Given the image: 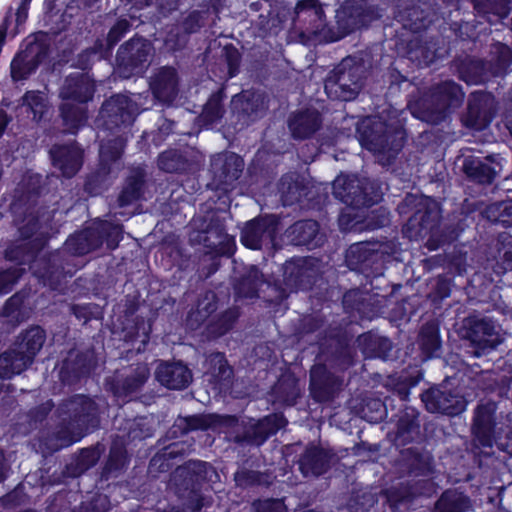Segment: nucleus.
I'll use <instances>...</instances> for the list:
<instances>
[{
  "mask_svg": "<svg viewBox=\"0 0 512 512\" xmlns=\"http://www.w3.org/2000/svg\"><path fill=\"white\" fill-rule=\"evenodd\" d=\"M227 236L224 225L219 222H211L199 235L200 241L207 249V253L229 257L234 253V250L231 244L225 241Z\"/></svg>",
  "mask_w": 512,
  "mask_h": 512,
  "instance_id": "nucleus-32",
  "label": "nucleus"
},
{
  "mask_svg": "<svg viewBox=\"0 0 512 512\" xmlns=\"http://www.w3.org/2000/svg\"><path fill=\"white\" fill-rule=\"evenodd\" d=\"M85 105L66 101L59 105V114L66 133L75 135L86 125L88 109Z\"/></svg>",
  "mask_w": 512,
  "mask_h": 512,
  "instance_id": "nucleus-37",
  "label": "nucleus"
},
{
  "mask_svg": "<svg viewBox=\"0 0 512 512\" xmlns=\"http://www.w3.org/2000/svg\"><path fill=\"white\" fill-rule=\"evenodd\" d=\"M423 379V372L420 369H415L412 372L402 370L400 373H395L388 377L387 385L392 386L401 398L408 397L411 388L417 386Z\"/></svg>",
  "mask_w": 512,
  "mask_h": 512,
  "instance_id": "nucleus-49",
  "label": "nucleus"
},
{
  "mask_svg": "<svg viewBox=\"0 0 512 512\" xmlns=\"http://www.w3.org/2000/svg\"><path fill=\"white\" fill-rule=\"evenodd\" d=\"M57 367L58 379L61 384L74 386L90 375L93 362L87 353L70 351Z\"/></svg>",
  "mask_w": 512,
  "mask_h": 512,
  "instance_id": "nucleus-23",
  "label": "nucleus"
},
{
  "mask_svg": "<svg viewBox=\"0 0 512 512\" xmlns=\"http://www.w3.org/2000/svg\"><path fill=\"white\" fill-rule=\"evenodd\" d=\"M50 54V47L44 41L34 39L19 50L10 63V76L14 83L29 79L36 73Z\"/></svg>",
  "mask_w": 512,
  "mask_h": 512,
  "instance_id": "nucleus-10",
  "label": "nucleus"
},
{
  "mask_svg": "<svg viewBox=\"0 0 512 512\" xmlns=\"http://www.w3.org/2000/svg\"><path fill=\"white\" fill-rule=\"evenodd\" d=\"M281 217L276 214H259L247 221L240 231V243L250 250H261L273 244L280 230Z\"/></svg>",
  "mask_w": 512,
  "mask_h": 512,
  "instance_id": "nucleus-9",
  "label": "nucleus"
},
{
  "mask_svg": "<svg viewBox=\"0 0 512 512\" xmlns=\"http://www.w3.org/2000/svg\"><path fill=\"white\" fill-rule=\"evenodd\" d=\"M286 418H260L248 432V438L255 444L261 445L269 436L275 434L276 431L286 424Z\"/></svg>",
  "mask_w": 512,
  "mask_h": 512,
  "instance_id": "nucleus-58",
  "label": "nucleus"
},
{
  "mask_svg": "<svg viewBox=\"0 0 512 512\" xmlns=\"http://www.w3.org/2000/svg\"><path fill=\"white\" fill-rule=\"evenodd\" d=\"M495 250V273L501 275L512 271V235L500 233L496 240Z\"/></svg>",
  "mask_w": 512,
  "mask_h": 512,
  "instance_id": "nucleus-48",
  "label": "nucleus"
},
{
  "mask_svg": "<svg viewBox=\"0 0 512 512\" xmlns=\"http://www.w3.org/2000/svg\"><path fill=\"white\" fill-rule=\"evenodd\" d=\"M189 166L188 159L176 149L163 151L158 156V167L167 173L183 174Z\"/></svg>",
  "mask_w": 512,
  "mask_h": 512,
  "instance_id": "nucleus-55",
  "label": "nucleus"
},
{
  "mask_svg": "<svg viewBox=\"0 0 512 512\" xmlns=\"http://www.w3.org/2000/svg\"><path fill=\"white\" fill-rule=\"evenodd\" d=\"M22 105L32 113L33 119L41 121L48 111V101L44 92L39 90H28L22 96Z\"/></svg>",
  "mask_w": 512,
  "mask_h": 512,
  "instance_id": "nucleus-61",
  "label": "nucleus"
},
{
  "mask_svg": "<svg viewBox=\"0 0 512 512\" xmlns=\"http://www.w3.org/2000/svg\"><path fill=\"white\" fill-rule=\"evenodd\" d=\"M397 212L408 215L402 233L410 240H422L439 228L440 208L431 197L408 193L398 204Z\"/></svg>",
  "mask_w": 512,
  "mask_h": 512,
  "instance_id": "nucleus-2",
  "label": "nucleus"
},
{
  "mask_svg": "<svg viewBox=\"0 0 512 512\" xmlns=\"http://www.w3.org/2000/svg\"><path fill=\"white\" fill-rule=\"evenodd\" d=\"M282 271L285 289L280 290L279 298L281 300L288 297L287 290L289 292L312 290L320 278L312 262L303 257L286 260Z\"/></svg>",
  "mask_w": 512,
  "mask_h": 512,
  "instance_id": "nucleus-11",
  "label": "nucleus"
},
{
  "mask_svg": "<svg viewBox=\"0 0 512 512\" xmlns=\"http://www.w3.org/2000/svg\"><path fill=\"white\" fill-rule=\"evenodd\" d=\"M155 379L169 390H184L192 382L193 374L182 361H161L156 367Z\"/></svg>",
  "mask_w": 512,
  "mask_h": 512,
  "instance_id": "nucleus-24",
  "label": "nucleus"
},
{
  "mask_svg": "<svg viewBox=\"0 0 512 512\" xmlns=\"http://www.w3.org/2000/svg\"><path fill=\"white\" fill-rule=\"evenodd\" d=\"M100 115L106 130L127 128L133 124L138 115V105L127 95L113 94L104 100Z\"/></svg>",
  "mask_w": 512,
  "mask_h": 512,
  "instance_id": "nucleus-13",
  "label": "nucleus"
},
{
  "mask_svg": "<svg viewBox=\"0 0 512 512\" xmlns=\"http://www.w3.org/2000/svg\"><path fill=\"white\" fill-rule=\"evenodd\" d=\"M262 274L259 269L252 266L246 273L242 274L234 285L235 292L243 298H255L258 296Z\"/></svg>",
  "mask_w": 512,
  "mask_h": 512,
  "instance_id": "nucleus-50",
  "label": "nucleus"
},
{
  "mask_svg": "<svg viewBox=\"0 0 512 512\" xmlns=\"http://www.w3.org/2000/svg\"><path fill=\"white\" fill-rule=\"evenodd\" d=\"M146 186V172L142 167H134L125 178L118 195L119 207H126L142 199Z\"/></svg>",
  "mask_w": 512,
  "mask_h": 512,
  "instance_id": "nucleus-33",
  "label": "nucleus"
},
{
  "mask_svg": "<svg viewBox=\"0 0 512 512\" xmlns=\"http://www.w3.org/2000/svg\"><path fill=\"white\" fill-rule=\"evenodd\" d=\"M46 338L44 328L39 325H30L18 334L12 348L22 357L23 363H27L30 367L43 348Z\"/></svg>",
  "mask_w": 512,
  "mask_h": 512,
  "instance_id": "nucleus-25",
  "label": "nucleus"
},
{
  "mask_svg": "<svg viewBox=\"0 0 512 512\" xmlns=\"http://www.w3.org/2000/svg\"><path fill=\"white\" fill-rule=\"evenodd\" d=\"M421 400L430 413H440L441 416H448V395L438 388L431 387L421 394Z\"/></svg>",
  "mask_w": 512,
  "mask_h": 512,
  "instance_id": "nucleus-62",
  "label": "nucleus"
},
{
  "mask_svg": "<svg viewBox=\"0 0 512 512\" xmlns=\"http://www.w3.org/2000/svg\"><path fill=\"white\" fill-rule=\"evenodd\" d=\"M342 385L343 379L329 371L325 364L312 366L309 389L316 402L323 403L333 400Z\"/></svg>",
  "mask_w": 512,
  "mask_h": 512,
  "instance_id": "nucleus-19",
  "label": "nucleus"
},
{
  "mask_svg": "<svg viewBox=\"0 0 512 512\" xmlns=\"http://www.w3.org/2000/svg\"><path fill=\"white\" fill-rule=\"evenodd\" d=\"M347 407L351 416H369L370 414L387 416L385 402L370 391L352 394L347 401Z\"/></svg>",
  "mask_w": 512,
  "mask_h": 512,
  "instance_id": "nucleus-30",
  "label": "nucleus"
},
{
  "mask_svg": "<svg viewBox=\"0 0 512 512\" xmlns=\"http://www.w3.org/2000/svg\"><path fill=\"white\" fill-rule=\"evenodd\" d=\"M487 63L493 77L506 74L512 65V48L501 42L493 43Z\"/></svg>",
  "mask_w": 512,
  "mask_h": 512,
  "instance_id": "nucleus-47",
  "label": "nucleus"
},
{
  "mask_svg": "<svg viewBox=\"0 0 512 512\" xmlns=\"http://www.w3.org/2000/svg\"><path fill=\"white\" fill-rule=\"evenodd\" d=\"M152 332V324L146 321L144 317L136 316L133 325L125 332V341L139 343L137 352H143L150 341V334Z\"/></svg>",
  "mask_w": 512,
  "mask_h": 512,
  "instance_id": "nucleus-53",
  "label": "nucleus"
},
{
  "mask_svg": "<svg viewBox=\"0 0 512 512\" xmlns=\"http://www.w3.org/2000/svg\"><path fill=\"white\" fill-rule=\"evenodd\" d=\"M11 348L0 354V379L9 380L21 374L29 365Z\"/></svg>",
  "mask_w": 512,
  "mask_h": 512,
  "instance_id": "nucleus-57",
  "label": "nucleus"
},
{
  "mask_svg": "<svg viewBox=\"0 0 512 512\" xmlns=\"http://www.w3.org/2000/svg\"><path fill=\"white\" fill-rule=\"evenodd\" d=\"M150 378V369L145 363H137L126 373L116 372L105 379V388L114 397L130 400L141 392Z\"/></svg>",
  "mask_w": 512,
  "mask_h": 512,
  "instance_id": "nucleus-14",
  "label": "nucleus"
},
{
  "mask_svg": "<svg viewBox=\"0 0 512 512\" xmlns=\"http://www.w3.org/2000/svg\"><path fill=\"white\" fill-rule=\"evenodd\" d=\"M360 145L374 154H398L406 141L405 129L377 117L364 118L356 128Z\"/></svg>",
  "mask_w": 512,
  "mask_h": 512,
  "instance_id": "nucleus-3",
  "label": "nucleus"
},
{
  "mask_svg": "<svg viewBox=\"0 0 512 512\" xmlns=\"http://www.w3.org/2000/svg\"><path fill=\"white\" fill-rule=\"evenodd\" d=\"M387 95L390 97L397 96L402 91H408L414 84L408 76L403 75L398 68L393 65L388 67L387 71Z\"/></svg>",
  "mask_w": 512,
  "mask_h": 512,
  "instance_id": "nucleus-63",
  "label": "nucleus"
},
{
  "mask_svg": "<svg viewBox=\"0 0 512 512\" xmlns=\"http://www.w3.org/2000/svg\"><path fill=\"white\" fill-rule=\"evenodd\" d=\"M458 335L470 341L472 346L481 351L493 349L496 342L491 338L496 336L494 322L489 318H478L476 316L466 317L459 328L457 323L453 324Z\"/></svg>",
  "mask_w": 512,
  "mask_h": 512,
  "instance_id": "nucleus-17",
  "label": "nucleus"
},
{
  "mask_svg": "<svg viewBox=\"0 0 512 512\" xmlns=\"http://www.w3.org/2000/svg\"><path fill=\"white\" fill-rule=\"evenodd\" d=\"M477 211V203H471L465 199L459 211L450 212V246L454 245L460 234L474 222V214Z\"/></svg>",
  "mask_w": 512,
  "mask_h": 512,
  "instance_id": "nucleus-42",
  "label": "nucleus"
},
{
  "mask_svg": "<svg viewBox=\"0 0 512 512\" xmlns=\"http://www.w3.org/2000/svg\"><path fill=\"white\" fill-rule=\"evenodd\" d=\"M342 305L346 312L357 313L361 318L372 319L375 309L359 288L346 291L342 298Z\"/></svg>",
  "mask_w": 512,
  "mask_h": 512,
  "instance_id": "nucleus-46",
  "label": "nucleus"
},
{
  "mask_svg": "<svg viewBox=\"0 0 512 512\" xmlns=\"http://www.w3.org/2000/svg\"><path fill=\"white\" fill-rule=\"evenodd\" d=\"M178 78L172 67L161 68L151 82L155 98L161 101H172L177 95Z\"/></svg>",
  "mask_w": 512,
  "mask_h": 512,
  "instance_id": "nucleus-39",
  "label": "nucleus"
},
{
  "mask_svg": "<svg viewBox=\"0 0 512 512\" xmlns=\"http://www.w3.org/2000/svg\"><path fill=\"white\" fill-rule=\"evenodd\" d=\"M479 214L491 223L512 227V200L491 203Z\"/></svg>",
  "mask_w": 512,
  "mask_h": 512,
  "instance_id": "nucleus-52",
  "label": "nucleus"
},
{
  "mask_svg": "<svg viewBox=\"0 0 512 512\" xmlns=\"http://www.w3.org/2000/svg\"><path fill=\"white\" fill-rule=\"evenodd\" d=\"M225 98L224 88L218 89L209 96L200 115L205 124H214L224 116L225 108L223 102Z\"/></svg>",
  "mask_w": 512,
  "mask_h": 512,
  "instance_id": "nucleus-54",
  "label": "nucleus"
},
{
  "mask_svg": "<svg viewBox=\"0 0 512 512\" xmlns=\"http://www.w3.org/2000/svg\"><path fill=\"white\" fill-rule=\"evenodd\" d=\"M96 248L95 230L74 233L65 241L63 250L50 252L39 259L35 275L51 290H60L79 269L74 257L86 255Z\"/></svg>",
  "mask_w": 512,
  "mask_h": 512,
  "instance_id": "nucleus-1",
  "label": "nucleus"
},
{
  "mask_svg": "<svg viewBox=\"0 0 512 512\" xmlns=\"http://www.w3.org/2000/svg\"><path fill=\"white\" fill-rule=\"evenodd\" d=\"M333 194L353 209L370 208L382 198L379 186L374 182L349 175L338 176L334 180Z\"/></svg>",
  "mask_w": 512,
  "mask_h": 512,
  "instance_id": "nucleus-6",
  "label": "nucleus"
},
{
  "mask_svg": "<svg viewBox=\"0 0 512 512\" xmlns=\"http://www.w3.org/2000/svg\"><path fill=\"white\" fill-rule=\"evenodd\" d=\"M345 260L351 270L358 271L368 278H379L385 269L383 252L376 248V244L370 242L352 244L346 252Z\"/></svg>",
  "mask_w": 512,
  "mask_h": 512,
  "instance_id": "nucleus-12",
  "label": "nucleus"
},
{
  "mask_svg": "<svg viewBox=\"0 0 512 512\" xmlns=\"http://www.w3.org/2000/svg\"><path fill=\"white\" fill-rule=\"evenodd\" d=\"M412 115L424 122L438 124L448 118V80L424 92L409 105Z\"/></svg>",
  "mask_w": 512,
  "mask_h": 512,
  "instance_id": "nucleus-7",
  "label": "nucleus"
},
{
  "mask_svg": "<svg viewBox=\"0 0 512 512\" xmlns=\"http://www.w3.org/2000/svg\"><path fill=\"white\" fill-rule=\"evenodd\" d=\"M462 168L468 179L479 184H491L496 176L490 164L475 156L465 157Z\"/></svg>",
  "mask_w": 512,
  "mask_h": 512,
  "instance_id": "nucleus-44",
  "label": "nucleus"
},
{
  "mask_svg": "<svg viewBox=\"0 0 512 512\" xmlns=\"http://www.w3.org/2000/svg\"><path fill=\"white\" fill-rule=\"evenodd\" d=\"M56 413V416H99V406L88 395L74 394L61 401Z\"/></svg>",
  "mask_w": 512,
  "mask_h": 512,
  "instance_id": "nucleus-35",
  "label": "nucleus"
},
{
  "mask_svg": "<svg viewBox=\"0 0 512 512\" xmlns=\"http://www.w3.org/2000/svg\"><path fill=\"white\" fill-rule=\"evenodd\" d=\"M129 456L123 439L117 437L112 441L107 461L102 470V477L108 479L118 476L128 466Z\"/></svg>",
  "mask_w": 512,
  "mask_h": 512,
  "instance_id": "nucleus-41",
  "label": "nucleus"
},
{
  "mask_svg": "<svg viewBox=\"0 0 512 512\" xmlns=\"http://www.w3.org/2000/svg\"><path fill=\"white\" fill-rule=\"evenodd\" d=\"M211 168L214 179L219 185L225 186V189L241 177L244 170V160L236 153H228L224 156H218L212 161Z\"/></svg>",
  "mask_w": 512,
  "mask_h": 512,
  "instance_id": "nucleus-29",
  "label": "nucleus"
},
{
  "mask_svg": "<svg viewBox=\"0 0 512 512\" xmlns=\"http://www.w3.org/2000/svg\"><path fill=\"white\" fill-rule=\"evenodd\" d=\"M126 147V139L117 136L101 144L99 150V165L111 167L122 158Z\"/></svg>",
  "mask_w": 512,
  "mask_h": 512,
  "instance_id": "nucleus-59",
  "label": "nucleus"
},
{
  "mask_svg": "<svg viewBox=\"0 0 512 512\" xmlns=\"http://www.w3.org/2000/svg\"><path fill=\"white\" fill-rule=\"evenodd\" d=\"M496 115L495 97L491 92L475 91L470 93L467 101V111L463 124L476 131L486 129Z\"/></svg>",
  "mask_w": 512,
  "mask_h": 512,
  "instance_id": "nucleus-15",
  "label": "nucleus"
},
{
  "mask_svg": "<svg viewBox=\"0 0 512 512\" xmlns=\"http://www.w3.org/2000/svg\"><path fill=\"white\" fill-rule=\"evenodd\" d=\"M472 431L475 439L483 447H491L495 442L501 449L512 455V430L498 427L493 418H474Z\"/></svg>",
  "mask_w": 512,
  "mask_h": 512,
  "instance_id": "nucleus-22",
  "label": "nucleus"
},
{
  "mask_svg": "<svg viewBox=\"0 0 512 512\" xmlns=\"http://www.w3.org/2000/svg\"><path fill=\"white\" fill-rule=\"evenodd\" d=\"M473 8L477 16L489 24H497L511 12V0H477Z\"/></svg>",
  "mask_w": 512,
  "mask_h": 512,
  "instance_id": "nucleus-43",
  "label": "nucleus"
},
{
  "mask_svg": "<svg viewBox=\"0 0 512 512\" xmlns=\"http://www.w3.org/2000/svg\"><path fill=\"white\" fill-rule=\"evenodd\" d=\"M320 114L315 110H303L289 119L288 126L295 140L312 137L321 127Z\"/></svg>",
  "mask_w": 512,
  "mask_h": 512,
  "instance_id": "nucleus-34",
  "label": "nucleus"
},
{
  "mask_svg": "<svg viewBox=\"0 0 512 512\" xmlns=\"http://www.w3.org/2000/svg\"><path fill=\"white\" fill-rule=\"evenodd\" d=\"M49 238L40 234L32 240H21L11 243L4 250V258L7 261L14 262L20 267L32 260L46 247Z\"/></svg>",
  "mask_w": 512,
  "mask_h": 512,
  "instance_id": "nucleus-28",
  "label": "nucleus"
},
{
  "mask_svg": "<svg viewBox=\"0 0 512 512\" xmlns=\"http://www.w3.org/2000/svg\"><path fill=\"white\" fill-rule=\"evenodd\" d=\"M239 316L240 313L237 308H227L210 318L204 327L203 334L210 340H216L233 329Z\"/></svg>",
  "mask_w": 512,
  "mask_h": 512,
  "instance_id": "nucleus-40",
  "label": "nucleus"
},
{
  "mask_svg": "<svg viewBox=\"0 0 512 512\" xmlns=\"http://www.w3.org/2000/svg\"><path fill=\"white\" fill-rule=\"evenodd\" d=\"M359 12L360 4H351L349 1L342 2L335 16L337 32L329 29V35H325L326 40L336 42L357 30H361Z\"/></svg>",
  "mask_w": 512,
  "mask_h": 512,
  "instance_id": "nucleus-27",
  "label": "nucleus"
},
{
  "mask_svg": "<svg viewBox=\"0 0 512 512\" xmlns=\"http://www.w3.org/2000/svg\"><path fill=\"white\" fill-rule=\"evenodd\" d=\"M279 192L284 206H293L301 202L305 186L291 175H283L279 181Z\"/></svg>",
  "mask_w": 512,
  "mask_h": 512,
  "instance_id": "nucleus-51",
  "label": "nucleus"
},
{
  "mask_svg": "<svg viewBox=\"0 0 512 512\" xmlns=\"http://www.w3.org/2000/svg\"><path fill=\"white\" fill-rule=\"evenodd\" d=\"M444 20L440 17L439 12L427 2L407 7L404 12V27L414 34L431 32L429 35L431 39L438 35L443 36L439 23Z\"/></svg>",
  "mask_w": 512,
  "mask_h": 512,
  "instance_id": "nucleus-16",
  "label": "nucleus"
},
{
  "mask_svg": "<svg viewBox=\"0 0 512 512\" xmlns=\"http://www.w3.org/2000/svg\"><path fill=\"white\" fill-rule=\"evenodd\" d=\"M49 154L52 165L64 178H73L83 166L84 151L76 142L55 144Z\"/></svg>",
  "mask_w": 512,
  "mask_h": 512,
  "instance_id": "nucleus-21",
  "label": "nucleus"
},
{
  "mask_svg": "<svg viewBox=\"0 0 512 512\" xmlns=\"http://www.w3.org/2000/svg\"><path fill=\"white\" fill-rule=\"evenodd\" d=\"M151 43L143 37L133 36L120 45L116 54L118 71L123 78L142 75L148 68Z\"/></svg>",
  "mask_w": 512,
  "mask_h": 512,
  "instance_id": "nucleus-8",
  "label": "nucleus"
},
{
  "mask_svg": "<svg viewBox=\"0 0 512 512\" xmlns=\"http://www.w3.org/2000/svg\"><path fill=\"white\" fill-rule=\"evenodd\" d=\"M330 456L322 448L309 446L299 460V469L304 476H319L326 472Z\"/></svg>",
  "mask_w": 512,
  "mask_h": 512,
  "instance_id": "nucleus-38",
  "label": "nucleus"
},
{
  "mask_svg": "<svg viewBox=\"0 0 512 512\" xmlns=\"http://www.w3.org/2000/svg\"><path fill=\"white\" fill-rule=\"evenodd\" d=\"M455 62L459 79L468 85L485 84L493 76L485 60L467 56Z\"/></svg>",
  "mask_w": 512,
  "mask_h": 512,
  "instance_id": "nucleus-31",
  "label": "nucleus"
},
{
  "mask_svg": "<svg viewBox=\"0 0 512 512\" xmlns=\"http://www.w3.org/2000/svg\"><path fill=\"white\" fill-rule=\"evenodd\" d=\"M40 193V187L33 188L27 193L22 191L12 203L11 208L14 213H17L19 209L23 210L22 220L17 223V231L21 240L29 241L40 234L49 238L48 233L41 230L51 221L52 215H50L47 207L38 205Z\"/></svg>",
  "mask_w": 512,
  "mask_h": 512,
  "instance_id": "nucleus-5",
  "label": "nucleus"
},
{
  "mask_svg": "<svg viewBox=\"0 0 512 512\" xmlns=\"http://www.w3.org/2000/svg\"><path fill=\"white\" fill-rule=\"evenodd\" d=\"M419 347L426 359L433 358L442 345L440 327L437 322L425 323L419 332Z\"/></svg>",
  "mask_w": 512,
  "mask_h": 512,
  "instance_id": "nucleus-45",
  "label": "nucleus"
},
{
  "mask_svg": "<svg viewBox=\"0 0 512 512\" xmlns=\"http://www.w3.org/2000/svg\"><path fill=\"white\" fill-rule=\"evenodd\" d=\"M363 78V66L354 58L346 57L326 76L325 93L331 100L352 101L357 98L363 86Z\"/></svg>",
  "mask_w": 512,
  "mask_h": 512,
  "instance_id": "nucleus-4",
  "label": "nucleus"
},
{
  "mask_svg": "<svg viewBox=\"0 0 512 512\" xmlns=\"http://www.w3.org/2000/svg\"><path fill=\"white\" fill-rule=\"evenodd\" d=\"M123 239L122 226L111 222H103L97 230H95V244L100 247L103 243L110 250H115Z\"/></svg>",
  "mask_w": 512,
  "mask_h": 512,
  "instance_id": "nucleus-60",
  "label": "nucleus"
},
{
  "mask_svg": "<svg viewBox=\"0 0 512 512\" xmlns=\"http://www.w3.org/2000/svg\"><path fill=\"white\" fill-rule=\"evenodd\" d=\"M285 237L294 246L321 247L324 236L320 233V225L316 220L303 219L294 222L285 230Z\"/></svg>",
  "mask_w": 512,
  "mask_h": 512,
  "instance_id": "nucleus-26",
  "label": "nucleus"
},
{
  "mask_svg": "<svg viewBox=\"0 0 512 512\" xmlns=\"http://www.w3.org/2000/svg\"><path fill=\"white\" fill-rule=\"evenodd\" d=\"M204 374L215 385L230 382L233 377V368L230 366L224 352L214 351L206 355L203 363Z\"/></svg>",
  "mask_w": 512,
  "mask_h": 512,
  "instance_id": "nucleus-36",
  "label": "nucleus"
},
{
  "mask_svg": "<svg viewBox=\"0 0 512 512\" xmlns=\"http://www.w3.org/2000/svg\"><path fill=\"white\" fill-rule=\"evenodd\" d=\"M111 172V167L98 165L94 172L87 175L84 182V191L92 197L103 194L110 186Z\"/></svg>",
  "mask_w": 512,
  "mask_h": 512,
  "instance_id": "nucleus-56",
  "label": "nucleus"
},
{
  "mask_svg": "<svg viewBox=\"0 0 512 512\" xmlns=\"http://www.w3.org/2000/svg\"><path fill=\"white\" fill-rule=\"evenodd\" d=\"M95 92L96 82L88 73L72 72L65 77L59 97L63 101L87 104L93 100Z\"/></svg>",
  "mask_w": 512,
  "mask_h": 512,
  "instance_id": "nucleus-20",
  "label": "nucleus"
},
{
  "mask_svg": "<svg viewBox=\"0 0 512 512\" xmlns=\"http://www.w3.org/2000/svg\"><path fill=\"white\" fill-rule=\"evenodd\" d=\"M88 418H62L45 439L49 451H58L80 441L90 431L86 425Z\"/></svg>",
  "mask_w": 512,
  "mask_h": 512,
  "instance_id": "nucleus-18",
  "label": "nucleus"
},
{
  "mask_svg": "<svg viewBox=\"0 0 512 512\" xmlns=\"http://www.w3.org/2000/svg\"><path fill=\"white\" fill-rule=\"evenodd\" d=\"M273 392L281 402L289 406L295 405L299 396L297 383L291 378L279 379L273 387Z\"/></svg>",
  "mask_w": 512,
  "mask_h": 512,
  "instance_id": "nucleus-64",
  "label": "nucleus"
}]
</instances>
